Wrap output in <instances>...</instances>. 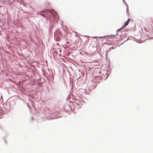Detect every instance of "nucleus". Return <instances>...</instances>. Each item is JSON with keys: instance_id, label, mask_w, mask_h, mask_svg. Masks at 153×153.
<instances>
[{"instance_id": "nucleus-5", "label": "nucleus", "mask_w": 153, "mask_h": 153, "mask_svg": "<svg viewBox=\"0 0 153 153\" xmlns=\"http://www.w3.org/2000/svg\"><path fill=\"white\" fill-rule=\"evenodd\" d=\"M45 12V10H44L43 11H42V12Z\"/></svg>"}, {"instance_id": "nucleus-4", "label": "nucleus", "mask_w": 153, "mask_h": 153, "mask_svg": "<svg viewBox=\"0 0 153 153\" xmlns=\"http://www.w3.org/2000/svg\"><path fill=\"white\" fill-rule=\"evenodd\" d=\"M40 15H42V16H44V15H45V14H42V13H41V14H40Z\"/></svg>"}, {"instance_id": "nucleus-3", "label": "nucleus", "mask_w": 153, "mask_h": 153, "mask_svg": "<svg viewBox=\"0 0 153 153\" xmlns=\"http://www.w3.org/2000/svg\"><path fill=\"white\" fill-rule=\"evenodd\" d=\"M126 27L124 25L122 26L120 29V30L123 29Z\"/></svg>"}, {"instance_id": "nucleus-2", "label": "nucleus", "mask_w": 153, "mask_h": 153, "mask_svg": "<svg viewBox=\"0 0 153 153\" xmlns=\"http://www.w3.org/2000/svg\"><path fill=\"white\" fill-rule=\"evenodd\" d=\"M126 27L124 25L122 26L120 29V30L123 29Z\"/></svg>"}, {"instance_id": "nucleus-1", "label": "nucleus", "mask_w": 153, "mask_h": 153, "mask_svg": "<svg viewBox=\"0 0 153 153\" xmlns=\"http://www.w3.org/2000/svg\"><path fill=\"white\" fill-rule=\"evenodd\" d=\"M131 21V19H128L127 21L125 22L124 24V25L126 26H127L129 22Z\"/></svg>"}]
</instances>
